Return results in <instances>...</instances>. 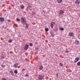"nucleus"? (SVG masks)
Here are the masks:
<instances>
[{"label":"nucleus","instance_id":"19","mask_svg":"<svg viewBox=\"0 0 80 80\" xmlns=\"http://www.w3.org/2000/svg\"><path fill=\"white\" fill-rule=\"evenodd\" d=\"M77 65L78 66H80V62H78L77 63Z\"/></svg>","mask_w":80,"mask_h":80},{"label":"nucleus","instance_id":"37","mask_svg":"<svg viewBox=\"0 0 80 80\" xmlns=\"http://www.w3.org/2000/svg\"><path fill=\"white\" fill-rule=\"evenodd\" d=\"M29 10H32V9H31L30 8H29Z\"/></svg>","mask_w":80,"mask_h":80},{"label":"nucleus","instance_id":"28","mask_svg":"<svg viewBox=\"0 0 80 80\" xmlns=\"http://www.w3.org/2000/svg\"><path fill=\"white\" fill-rule=\"evenodd\" d=\"M56 77L58 78V73L56 74Z\"/></svg>","mask_w":80,"mask_h":80},{"label":"nucleus","instance_id":"31","mask_svg":"<svg viewBox=\"0 0 80 80\" xmlns=\"http://www.w3.org/2000/svg\"><path fill=\"white\" fill-rule=\"evenodd\" d=\"M57 30H58V29H55V30H54V32H56L57 31Z\"/></svg>","mask_w":80,"mask_h":80},{"label":"nucleus","instance_id":"32","mask_svg":"<svg viewBox=\"0 0 80 80\" xmlns=\"http://www.w3.org/2000/svg\"><path fill=\"white\" fill-rule=\"evenodd\" d=\"M69 52V51L68 50H67L66 51V53H68Z\"/></svg>","mask_w":80,"mask_h":80},{"label":"nucleus","instance_id":"40","mask_svg":"<svg viewBox=\"0 0 80 80\" xmlns=\"http://www.w3.org/2000/svg\"><path fill=\"white\" fill-rule=\"evenodd\" d=\"M20 3H22V2H20Z\"/></svg>","mask_w":80,"mask_h":80},{"label":"nucleus","instance_id":"12","mask_svg":"<svg viewBox=\"0 0 80 80\" xmlns=\"http://www.w3.org/2000/svg\"><path fill=\"white\" fill-rule=\"evenodd\" d=\"M57 2L58 3H60L62 2V0H57Z\"/></svg>","mask_w":80,"mask_h":80},{"label":"nucleus","instance_id":"15","mask_svg":"<svg viewBox=\"0 0 80 80\" xmlns=\"http://www.w3.org/2000/svg\"><path fill=\"white\" fill-rule=\"evenodd\" d=\"M59 29L61 31H63V30H64V29L63 28H59Z\"/></svg>","mask_w":80,"mask_h":80},{"label":"nucleus","instance_id":"2","mask_svg":"<svg viewBox=\"0 0 80 80\" xmlns=\"http://www.w3.org/2000/svg\"><path fill=\"white\" fill-rule=\"evenodd\" d=\"M29 48V46L27 44H26L25 46L24 47V50L27 51L28 50V49Z\"/></svg>","mask_w":80,"mask_h":80},{"label":"nucleus","instance_id":"6","mask_svg":"<svg viewBox=\"0 0 80 80\" xmlns=\"http://www.w3.org/2000/svg\"><path fill=\"white\" fill-rule=\"evenodd\" d=\"M79 60H80L79 58H76L74 60V63H77V62H78Z\"/></svg>","mask_w":80,"mask_h":80},{"label":"nucleus","instance_id":"25","mask_svg":"<svg viewBox=\"0 0 80 80\" xmlns=\"http://www.w3.org/2000/svg\"><path fill=\"white\" fill-rule=\"evenodd\" d=\"M29 45L31 46V47H32V46H33V44H32V43H30Z\"/></svg>","mask_w":80,"mask_h":80},{"label":"nucleus","instance_id":"38","mask_svg":"<svg viewBox=\"0 0 80 80\" xmlns=\"http://www.w3.org/2000/svg\"><path fill=\"white\" fill-rule=\"evenodd\" d=\"M37 52H35V54H37Z\"/></svg>","mask_w":80,"mask_h":80},{"label":"nucleus","instance_id":"3","mask_svg":"<svg viewBox=\"0 0 80 80\" xmlns=\"http://www.w3.org/2000/svg\"><path fill=\"white\" fill-rule=\"evenodd\" d=\"M38 79L39 80H43V77L41 75H39L38 77Z\"/></svg>","mask_w":80,"mask_h":80},{"label":"nucleus","instance_id":"27","mask_svg":"<svg viewBox=\"0 0 80 80\" xmlns=\"http://www.w3.org/2000/svg\"><path fill=\"white\" fill-rule=\"evenodd\" d=\"M32 15H35V12H32Z\"/></svg>","mask_w":80,"mask_h":80},{"label":"nucleus","instance_id":"11","mask_svg":"<svg viewBox=\"0 0 80 80\" xmlns=\"http://www.w3.org/2000/svg\"><path fill=\"white\" fill-rule=\"evenodd\" d=\"M43 65H41L39 68V69L40 70H42V69H43Z\"/></svg>","mask_w":80,"mask_h":80},{"label":"nucleus","instance_id":"26","mask_svg":"<svg viewBox=\"0 0 80 80\" xmlns=\"http://www.w3.org/2000/svg\"><path fill=\"white\" fill-rule=\"evenodd\" d=\"M1 65L2 67H3V68H4V67H5V66L3 65Z\"/></svg>","mask_w":80,"mask_h":80},{"label":"nucleus","instance_id":"21","mask_svg":"<svg viewBox=\"0 0 80 80\" xmlns=\"http://www.w3.org/2000/svg\"><path fill=\"white\" fill-rule=\"evenodd\" d=\"M9 43H12V39H9Z\"/></svg>","mask_w":80,"mask_h":80},{"label":"nucleus","instance_id":"9","mask_svg":"<svg viewBox=\"0 0 80 80\" xmlns=\"http://www.w3.org/2000/svg\"><path fill=\"white\" fill-rule=\"evenodd\" d=\"M69 35L70 37H73V35H74V34L73 32H70L69 33Z\"/></svg>","mask_w":80,"mask_h":80},{"label":"nucleus","instance_id":"34","mask_svg":"<svg viewBox=\"0 0 80 80\" xmlns=\"http://www.w3.org/2000/svg\"><path fill=\"white\" fill-rule=\"evenodd\" d=\"M1 58H3V59H4V58H5V57H2V56H1Z\"/></svg>","mask_w":80,"mask_h":80},{"label":"nucleus","instance_id":"7","mask_svg":"<svg viewBox=\"0 0 80 80\" xmlns=\"http://www.w3.org/2000/svg\"><path fill=\"white\" fill-rule=\"evenodd\" d=\"M79 41L78 40H76L75 41V44H76V45H79Z\"/></svg>","mask_w":80,"mask_h":80},{"label":"nucleus","instance_id":"30","mask_svg":"<svg viewBox=\"0 0 80 80\" xmlns=\"http://www.w3.org/2000/svg\"><path fill=\"white\" fill-rule=\"evenodd\" d=\"M25 77H28V74H26L25 75Z\"/></svg>","mask_w":80,"mask_h":80},{"label":"nucleus","instance_id":"29","mask_svg":"<svg viewBox=\"0 0 80 80\" xmlns=\"http://www.w3.org/2000/svg\"><path fill=\"white\" fill-rule=\"evenodd\" d=\"M28 8H32V7L30 5H29L28 6Z\"/></svg>","mask_w":80,"mask_h":80},{"label":"nucleus","instance_id":"35","mask_svg":"<svg viewBox=\"0 0 80 80\" xmlns=\"http://www.w3.org/2000/svg\"><path fill=\"white\" fill-rule=\"evenodd\" d=\"M35 50H38V48H36Z\"/></svg>","mask_w":80,"mask_h":80},{"label":"nucleus","instance_id":"23","mask_svg":"<svg viewBox=\"0 0 80 80\" xmlns=\"http://www.w3.org/2000/svg\"><path fill=\"white\" fill-rule=\"evenodd\" d=\"M16 20H17V21H18V22H20V19L18 18H17L16 19Z\"/></svg>","mask_w":80,"mask_h":80},{"label":"nucleus","instance_id":"14","mask_svg":"<svg viewBox=\"0 0 80 80\" xmlns=\"http://www.w3.org/2000/svg\"><path fill=\"white\" fill-rule=\"evenodd\" d=\"M10 72L11 73L12 75H14V74L13 73V71H10Z\"/></svg>","mask_w":80,"mask_h":80},{"label":"nucleus","instance_id":"22","mask_svg":"<svg viewBox=\"0 0 80 80\" xmlns=\"http://www.w3.org/2000/svg\"><path fill=\"white\" fill-rule=\"evenodd\" d=\"M21 9H23V8H24V6H23V5L21 6Z\"/></svg>","mask_w":80,"mask_h":80},{"label":"nucleus","instance_id":"16","mask_svg":"<svg viewBox=\"0 0 80 80\" xmlns=\"http://www.w3.org/2000/svg\"><path fill=\"white\" fill-rule=\"evenodd\" d=\"M25 25H26L27 28H28V24H27V22H26V23L25 24Z\"/></svg>","mask_w":80,"mask_h":80},{"label":"nucleus","instance_id":"18","mask_svg":"<svg viewBox=\"0 0 80 80\" xmlns=\"http://www.w3.org/2000/svg\"><path fill=\"white\" fill-rule=\"evenodd\" d=\"M45 31L46 32H48V28H46L45 29Z\"/></svg>","mask_w":80,"mask_h":80},{"label":"nucleus","instance_id":"4","mask_svg":"<svg viewBox=\"0 0 80 80\" xmlns=\"http://www.w3.org/2000/svg\"><path fill=\"white\" fill-rule=\"evenodd\" d=\"M55 22H51V27L52 28H53V25H55Z\"/></svg>","mask_w":80,"mask_h":80},{"label":"nucleus","instance_id":"24","mask_svg":"<svg viewBox=\"0 0 80 80\" xmlns=\"http://www.w3.org/2000/svg\"><path fill=\"white\" fill-rule=\"evenodd\" d=\"M59 65L61 67H62V66H63V64H62V63H60Z\"/></svg>","mask_w":80,"mask_h":80},{"label":"nucleus","instance_id":"36","mask_svg":"<svg viewBox=\"0 0 80 80\" xmlns=\"http://www.w3.org/2000/svg\"><path fill=\"white\" fill-rule=\"evenodd\" d=\"M28 7H27V10H28Z\"/></svg>","mask_w":80,"mask_h":80},{"label":"nucleus","instance_id":"17","mask_svg":"<svg viewBox=\"0 0 80 80\" xmlns=\"http://www.w3.org/2000/svg\"><path fill=\"white\" fill-rule=\"evenodd\" d=\"M14 73H16V74L18 73V71L17 70H15L14 71Z\"/></svg>","mask_w":80,"mask_h":80},{"label":"nucleus","instance_id":"20","mask_svg":"<svg viewBox=\"0 0 80 80\" xmlns=\"http://www.w3.org/2000/svg\"><path fill=\"white\" fill-rule=\"evenodd\" d=\"M51 35L53 37H54V35H53V32H51Z\"/></svg>","mask_w":80,"mask_h":80},{"label":"nucleus","instance_id":"10","mask_svg":"<svg viewBox=\"0 0 80 80\" xmlns=\"http://www.w3.org/2000/svg\"><path fill=\"white\" fill-rule=\"evenodd\" d=\"M0 20L1 21V22H3L5 21V20H4V18H0Z\"/></svg>","mask_w":80,"mask_h":80},{"label":"nucleus","instance_id":"33","mask_svg":"<svg viewBox=\"0 0 80 80\" xmlns=\"http://www.w3.org/2000/svg\"><path fill=\"white\" fill-rule=\"evenodd\" d=\"M2 80H7L5 78H3L2 79Z\"/></svg>","mask_w":80,"mask_h":80},{"label":"nucleus","instance_id":"5","mask_svg":"<svg viewBox=\"0 0 80 80\" xmlns=\"http://www.w3.org/2000/svg\"><path fill=\"white\" fill-rule=\"evenodd\" d=\"M59 15H63V13H64V11H63L62 10H60L59 12Z\"/></svg>","mask_w":80,"mask_h":80},{"label":"nucleus","instance_id":"13","mask_svg":"<svg viewBox=\"0 0 80 80\" xmlns=\"http://www.w3.org/2000/svg\"><path fill=\"white\" fill-rule=\"evenodd\" d=\"M17 66H18V64L17 63L14 64V67L15 68H17Z\"/></svg>","mask_w":80,"mask_h":80},{"label":"nucleus","instance_id":"1","mask_svg":"<svg viewBox=\"0 0 80 80\" xmlns=\"http://www.w3.org/2000/svg\"><path fill=\"white\" fill-rule=\"evenodd\" d=\"M21 23L23 25H25V24L27 22L26 20L23 17H21Z\"/></svg>","mask_w":80,"mask_h":80},{"label":"nucleus","instance_id":"8","mask_svg":"<svg viewBox=\"0 0 80 80\" xmlns=\"http://www.w3.org/2000/svg\"><path fill=\"white\" fill-rule=\"evenodd\" d=\"M76 1L75 2L76 4H80V0H76Z\"/></svg>","mask_w":80,"mask_h":80},{"label":"nucleus","instance_id":"39","mask_svg":"<svg viewBox=\"0 0 80 80\" xmlns=\"http://www.w3.org/2000/svg\"><path fill=\"white\" fill-rule=\"evenodd\" d=\"M43 57H45V56L43 55Z\"/></svg>","mask_w":80,"mask_h":80}]
</instances>
